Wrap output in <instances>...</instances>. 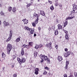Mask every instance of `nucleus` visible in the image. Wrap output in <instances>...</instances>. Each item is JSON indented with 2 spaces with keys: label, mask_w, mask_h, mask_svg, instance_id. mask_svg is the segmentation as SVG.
I'll return each instance as SVG.
<instances>
[{
  "label": "nucleus",
  "mask_w": 77,
  "mask_h": 77,
  "mask_svg": "<svg viewBox=\"0 0 77 77\" xmlns=\"http://www.w3.org/2000/svg\"><path fill=\"white\" fill-rule=\"evenodd\" d=\"M68 77H72V76H71V75H70Z\"/></svg>",
  "instance_id": "obj_64"
},
{
  "label": "nucleus",
  "mask_w": 77,
  "mask_h": 77,
  "mask_svg": "<svg viewBox=\"0 0 77 77\" xmlns=\"http://www.w3.org/2000/svg\"><path fill=\"white\" fill-rule=\"evenodd\" d=\"M63 31L64 32V33H66V34H68V31L64 29H63Z\"/></svg>",
  "instance_id": "obj_27"
},
{
  "label": "nucleus",
  "mask_w": 77,
  "mask_h": 77,
  "mask_svg": "<svg viewBox=\"0 0 77 77\" xmlns=\"http://www.w3.org/2000/svg\"><path fill=\"white\" fill-rule=\"evenodd\" d=\"M20 38H17L16 40V42H20Z\"/></svg>",
  "instance_id": "obj_24"
},
{
  "label": "nucleus",
  "mask_w": 77,
  "mask_h": 77,
  "mask_svg": "<svg viewBox=\"0 0 77 77\" xmlns=\"http://www.w3.org/2000/svg\"><path fill=\"white\" fill-rule=\"evenodd\" d=\"M59 21V20L58 19H56V23H58L59 22H58Z\"/></svg>",
  "instance_id": "obj_51"
},
{
  "label": "nucleus",
  "mask_w": 77,
  "mask_h": 77,
  "mask_svg": "<svg viewBox=\"0 0 77 77\" xmlns=\"http://www.w3.org/2000/svg\"><path fill=\"white\" fill-rule=\"evenodd\" d=\"M29 47H32L33 46V42H29Z\"/></svg>",
  "instance_id": "obj_15"
},
{
  "label": "nucleus",
  "mask_w": 77,
  "mask_h": 77,
  "mask_svg": "<svg viewBox=\"0 0 77 77\" xmlns=\"http://www.w3.org/2000/svg\"><path fill=\"white\" fill-rule=\"evenodd\" d=\"M6 57V55L5 54L4 52H3L2 53V57L3 58H5Z\"/></svg>",
  "instance_id": "obj_22"
},
{
  "label": "nucleus",
  "mask_w": 77,
  "mask_h": 77,
  "mask_svg": "<svg viewBox=\"0 0 77 77\" xmlns=\"http://www.w3.org/2000/svg\"><path fill=\"white\" fill-rule=\"evenodd\" d=\"M46 47H49V44H47L46 45Z\"/></svg>",
  "instance_id": "obj_52"
},
{
  "label": "nucleus",
  "mask_w": 77,
  "mask_h": 77,
  "mask_svg": "<svg viewBox=\"0 0 77 77\" xmlns=\"http://www.w3.org/2000/svg\"><path fill=\"white\" fill-rule=\"evenodd\" d=\"M31 0V1H32V2H31L30 3H33V2H34L33 0Z\"/></svg>",
  "instance_id": "obj_57"
},
{
  "label": "nucleus",
  "mask_w": 77,
  "mask_h": 77,
  "mask_svg": "<svg viewBox=\"0 0 77 77\" xmlns=\"http://www.w3.org/2000/svg\"><path fill=\"white\" fill-rule=\"evenodd\" d=\"M35 73L36 75H38V73H39V72H38L37 71H35Z\"/></svg>",
  "instance_id": "obj_39"
},
{
  "label": "nucleus",
  "mask_w": 77,
  "mask_h": 77,
  "mask_svg": "<svg viewBox=\"0 0 77 77\" xmlns=\"http://www.w3.org/2000/svg\"><path fill=\"white\" fill-rule=\"evenodd\" d=\"M66 21L64 22V27H66L67 25L68 24V20H66Z\"/></svg>",
  "instance_id": "obj_20"
},
{
  "label": "nucleus",
  "mask_w": 77,
  "mask_h": 77,
  "mask_svg": "<svg viewBox=\"0 0 77 77\" xmlns=\"http://www.w3.org/2000/svg\"><path fill=\"white\" fill-rule=\"evenodd\" d=\"M40 48H42V47L43 46H42V44H40L38 46Z\"/></svg>",
  "instance_id": "obj_38"
},
{
  "label": "nucleus",
  "mask_w": 77,
  "mask_h": 77,
  "mask_svg": "<svg viewBox=\"0 0 77 77\" xmlns=\"http://www.w3.org/2000/svg\"><path fill=\"white\" fill-rule=\"evenodd\" d=\"M3 23L4 24H5V26H9V23H8V22H6V21H4L3 22Z\"/></svg>",
  "instance_id": "obj_18"
},
{
  "label": "nucleus",
  "mask_w": 77,
  "mask_h": 77,
  "mask_svg": "<svg viewBox=\"0 0 77 77\" xmlns=\"http://www.w3.org/2000/svg\"><path fill=\"white\" fill-rule=\"evenodd\" d=\"M5 67H3V68L2 69H3V71H4V70H5Z\"/></svg>",
  "instance_id": "obj_62"
},
{
  "label": "nucleus",
  "mask_w": 77,
  "mask_h": 77,
  "mask_svg": "<svg viewBox=\"0 0 77 77\" xmlns=\"http://www.w3.org/2000/svg\"><path fill=\"white\" fill-rule=\"evenodd\" d=\"M40 57L41 59H44L45 60H47V56H45V55H43L42 54H41V55H40Z\"/></svg>",
  "instance_id": "obj_6"
},
{
  "label": "nucleus",
  "mask_w": 77,
  "mask_h": 77,
  "mask_svg": "<svg viewBox=\"0 0 77 77\" xmlns=\"http://www.w3.org/2000/svg\"><path fill=\"white\" fill-rule=\"evenodd\" d=\"M34 36H36V34L35 33H34Z\"/></svg>",
  "instance_id": "obj_59"
},
{
  "label": "nucleus",
  "mask_w": 77,
  "mask_h": 77,
  "mask_svg": "<svg viewBox=\"0 0 77 77\" xmlns=\"http://www.w3.org/2000/svg\"><path fill=\"white\" fill-rule=\"evenodd\" d=\"M69 61H66V65L68 66V65H69Z\"/></svg>",
  "instance_id": "obj_31"
},
{
  "label": "nucleus",
  "mask_w": 77,
  "mask_h": 77,
  "mask_svg": "<svg viewBox=\"0 0 77 77\" xmlns=\"http://www.w3.org/2000/svg\"><path fill=\"white\" fill-rule=\"evenodd\" d=\"M48 2L50 3V4H52V2L50 1H48Z\"/></svg>",
  "instance_id": "obj_50"
},
{
  "label": "nucleus",
  "mask_w": 77,
  "mask_h": 77,
  "mask_svg": "<svg viewBox=\"0 0 77 77\" xmlns=\"http://www.w3.org/2000/svg\"><path fill=\"white\" fill-rule=\"evenodd\" d=\"M17 60L20 64H22L23 63H24L26 62V59L24 58H23L22 59H20V58H17Z\"/></svg>",
  "instance_id": "obj_3"
},
{
  "label": "nucleus",
  "mask_w": 77,
  "mask_h": 77,
  "mask_svg": "<svg viewBox=\"0 0 77 77\" xmlns=\"http://www.w3.org/2000/svg\"><path fill=\"white\" fill-rule=\"evenodd\" d=\"M25 48L28 49L29 48H30V46L29 45H26L25 46Z\"/></svg>",
  "instance_id": "obj_35"
},
{
  "label": "nucleus",
  "mask_w": 77,
  "mask_h": 77,
  "mask_svg": "<svg viewBox=\"0 0 77 77\" xmlns=\"http://www.w3.org/2000/svg\"><path fill=\"white\" fill-rule=\"evenodd\" d=\"M55 32H54L55 35H57L59 33V32L57 30H56L55 31Z\"/></svg>",
  "instance_id": "obj_25"
},
{
  "label": "nucleus",
  "mask_w": 77,
  "mask_h": 77,
  "mask_svg": "<svg viewBox=\"0 0 77 77\" xmlns=\"http://www.w3.org/2000/svg\"><path fill=\"white\" fill-rule=\"evenodd\" d=\"M40 14L42 15L43 16H45V12H44V11H40Z\"/></svg>",
  "instance_id": "obj_12"
},
{
  "label": "nucleus",
  "mask_w": 77,
  "mask_h": 77,
  "mask_svg": "<svg viewBox=\"0 0 77 77\" xmlns=\"http://www.w3.org/2000/svg\"><path fill=\"white\" fill-rule=\"evenodd\" d=\"M29 35H32L34 33V32H35V29H34L30 28L29 30Z\"/></svg>",
  "instance_id": "obj_7"
},
{
  "label": "nucleus",
  "mask_w": 77,
  "mask_h": 77,
  "mask_svg": "<svg viewBox=\"0 0 77 77\" xmlns=\"http://www.w3.org/2000/svg\"><path fill=\"white\" fill-rule=\"evenodd\" d=\"M47 74V72H46V71L45 70L44 71L43 73V74H44V75H46Z\"/></svg>",
  "instance_id": "obj_33"
},
{
  "label": "nucleus",
  "mask_w": 77,
  "mask_h": 77,
  "mask_svg": "<svg viewBox=\"0 0 77 77\" xmlns=\"http://www.w3.org/2000/svg\"><path fill=\"white\" fill-rule=\"evenodd\" d=\"M16 11H17V8L15 7L13 8L12 9V11L14 13H15L16 12Z\"/></svg>",
  "instance_id": "obj_19"
},
{
  "label": "nucleus",
  "mask_w": 77,
  "mask_h": 77,
  "mask_svg": "<svg viewBox=\"0 0 77 77\" xmlns=\"http://www.w3.org/2000/svg\"><path fill=\"white\" fill-rule=\"evenodd\" d=\"M13 77H17V75L15 74H14Z\"/></svg>",
  "instance_id": "obj_46"
},
{
  "label": "nucleus",
  "mask_w": 77,
  "mask_h": 77,
  "mask_svg": "<svg viewBox=\"0 0 77 77\" xmlns=\"http://www.w3.org/2000/svg\"><path fill=\"white\" fill-rule=\"evenodd\" d=\"M37 55H38V52H37L36 51H35L34 52V57L35 58H36V57H37Z\"/></svg>",
  "instance_id": "obj_14"
},
{
  "label": "nucleus",
  "mask_w": 77,
  "mask_h": 77,
  "mask_svg": "<svg viewBox=\"0 0 77 77\" xmlns=\"http://www.w3.org/2000/svg\"><path fill=\"white\" fill-rule=\"evenodd\" d=\"M48 63H50V59L48 58H47V60Z\"/></svg>",
  "instance_id": "obj_34"
},
{
  "label": "nucleus",
  "mask_w": 77,
  "mask_h": 77,
  "mask_svg": "<svg viewBox=\"0 0 77 77\" xmlns=\"http://www.w3.org/2000/svg\"><path fill=\"white\" fill-rule=\"evenodd\" d=\"M50 9L51 10V11H53L54 9V7H53V6H51V7H50Z\"/></svg>",
  "instance_id": "obj_30"
},
{
  "label": "nucleus",
  "mask_w": 77,
  "mask_h": 77,
  "mask_svg": "<svg viewBox=\"0 0 77 77\" xmlns=\"http://www.w3.org/2000/svg\"><path fill=\"white\" fill-rule=\"evenodd\" d=\"M21 54L22 56H23L24 54V49L23 48L22 49Z\"/></svg>",
  "instance_id": "obj_21"
},
{
  "label": "nucleus",
  "mask_w": 77,
  "mask_h": 77,
  "mask_svg": "<svg viewBox=\"0 0 77 77\" xmlns=\"http://www.w3.org/2000/svg\"><path fill=\"white\" fill-rule=\"evenodd\" d=\"M57 26L58 30H62V26L61 25L58 24L57 25Z\"/></svg>",
  "instance_id": "obj_9"
},
{
  "label": "nucleus",
  "mask_w": 77,
  "mask_h": 77,
  "mask_svg": "<svg viewBox=\"0 0 77 77\" xmlns=\"http://www.w3.org/2000/svg\"><path fill=\"white\" fill-rule=\"evenodd\" d=\"M49 49L51 50L53 48L52 46H51V43L50 42L49 43Z\"/></svg>",
  "instance_id": "obj_16"
},
{
  "label": "nucleus",
  "mask_w": 77,
  "mask_h": 77,
  "mask_svg": "<svg viewBox=\"0 0 77 77\" xmlns=\"http://www.w3.org/2000/svg\"><path fill=\"white\" fill-rule=\"evenodd\" d=\"M71 18L72 19L73 18H75V15H74V14H73V16Z\"/></svg>",
  "instance_id": "obj_45"
},
{
  "label": "nucleus",
  "mask_w": 77,
  "mask_h": 77,
  "mask_svg": "<svg viewBox=\"0 0 77 77\" xmlns=\"http://www.w3.org/2000/svg\"><path fill=\"white\" fill-rule=\"evenodd\" d=\"M52 29H55V27L54 26H52Z\"/></svg>",
  "instance_id": "obj_56"
},
{
  "label": "nucleus",
  "mask_w": 77,
  "mask_h": 77,
  "mask_svg": "<svg viewBox=\"0 0 77 77\" xmlns=\"http://www.w3.org/2000/svg\"><path fill=\"white\" fill-rule=\"evenodd\" d=\"M70 54L71 53L69 52H66V53L65 54V56L66 57H68L70 55Z\"/></svg>",
  "instance_id": "obj_8"
},
{
  "label": "nucleus",
  "mask_w": 77,
  "mask_h": 77,
  "mask_svg": "<svg viewBox=\"0 0 77 77\" xmlns=\"http://www.w3.org/2000/svg\"><path fill=\"white\" fill-rule=\"evenodd\" d=\"M22 21L24 22V24H27V23H28V20H26V19H23V20H22Z\"/></svg>",
  "instance_id": "obj_11"
},
{
  "label": "nucleus",
  "mask_w": 77,
  "mask_h": 77,
  "mask_svg": "<svg viewBox=\"0 0 77 77\" xmlns=\"http://www.w3.org/2000/svg\"><path fill=\"white\" fill-rule=\"evenodd\" d=\"M25 29L27 31H29L30 28H29L28 26H26L24 27Z\"/></svg>",
  "instance_id": "obj_13"
},
{
  "label": "nucleus",
  "mask_w": 77,
  "mask_h": 77,
  "mask_svg": "<svg viewBox=\"0 0 77 77\" xmlns=\"http://www.w3.org/2000/svg\"><path fill=\"white\" fill-rule=\"evenodd\" d=\"M74 75L75 76V77H77V73L76 72H74Z\"/></svg>",
  "instance_id": "obj_42"
},
{
  "label": "nucleus",
  "mask_w": 77,
  "mask_h": 77,
  "mask_svg": "<svg viewBox=\"0 0 77 77\" xmlns=\"http://www.w3.org/2000/svg\"><path fill=\"white\" fill-rule=\"evenodd\" d=\"M73 13H77V5H76L75 4L73 5Z\"/></svg>",
  "instance_id": "obj_5"
},
{
  "label": "nucleus",
  "mask_w": 77,
  "mask_h": 77,
  "mask_svg": "<svg viewBox=\"0 0 77 77\" xmlns=\"http://www.w3.org/2000/svg\"><path fill=\"white\" fill-rule=\"evenodd\" d=\"M59 8L61 9V10H62L63 9V7H62V5L61 4H60L59 5Z\"/></svg>",
  "instance_id": "obj_17"
},
{
  "label": "nucleus",
  "mask_w": 77,
  "mask_h": 77,
  "mask_svg": "<svg viewBox=\"0 0 77 77\" xmlns=\"http://www.w3.org/2000/svg\"><path fill=\"white\" fill-rule=\"evenodd\" d=\"M57 47H58V45H57L55 47V48H56V49H57Z\"/></svg>",
  "instance_id": "obj_55"
},
{
  "label": "nucleus",
  "mask_w": 77,
  "mask_h": 77,
  "mask_svg": "<svg viewBox=\"0 0 77 77\" xmlns=\"http://www.w3.org/2000/svg\"><path fill=\"white\" fill-rule=\"evenodd\" d=\"M33 5L32 4L29 3V4H28L27 5V8H28L29 7H30L31 5Z\"/></svg>",
  "instance_id": "obj_29"
},
{
  "label": "nucleus",
  "mask_w": 77,
  "mask_h": 77,
  "mask_svg": "<svg viewBox=\"0 0 77 77\" xmlns=\"http://www.w3.org/2000/svg\"><path fill=\"white\" fill-rule=\"evenodd\" d=\"M65 36L66 39L67 40H68V39H69V37H68V34H66Z\"/></svg>",
  "instance_id": "obj_23"
},
{
  "label": "nucleus",
  "mask_w": 77,
  "mask_h": 77,
  "mask_svg": "<svg viewBox=\"0 0 77 77\" xmlns=\"http://www.w3.org/2000/svg\"><path fill=\"white\" fill-rule=\"evenodd\" d=\"M67 68H68V65H66V66L65 67V69H67Z\"/></svg>",
  "instance_id": "obj_54"
},
{
  "label": "nucleus",
  "mask_w": 77,
  "mask_h": 77,
  "mask_svg": "<svg viewBox=\"0 0 77 77\" xmlns=\"http://www.w3.org/2000/svg\"><path fill=\"white\" fill-rule=\"evenodd\" d=\"M7 53L9 55L10 54V51H11L12 48V45L10 43H8L7 46Z\"/></svg>",
  "instance_id": "obj_2"
},
{
  "label": "nucleus",
  "mask_w": 77,
  "mask_h": 77,
  "mask_svg": "<svg viewBox=\"0 0 77 77\" xmlns=\"http://www.w3.org/2000/svg\"><path fill=\"white\" fill-rule=\"evenodd\" d=\"M0 14L1 15H3L4 13L3 12V11H2L0 13Z\"/></svg>",
  "instance_id": "obj_44"
},
{
  "label": "nucleus",
  "mask_w": 77,
  "mask_h": 77,
  "mask_svg": "<svg viewBox=\"0 0 77 77\" xmlns=\"http://www.w3.org/2000/svg\"><path fill=\"white\" fill-rule=\"evenodd\" d=\"M71 19H72L71 18V17H68L65 20L66 21H68V20H70Z\"/></svg>",
  "instance_id": "obj_28"
},
{
  "label": "nucleus",
  "mask_w": 77,
  "mask_h": 77,
  "mask_svg": "<svg viewBox=\"0 0 77 77\" xmlns=\"http://www.w3.org/2000/svg\"><path fill=\"white\" fill-rule=\"evenodd\" d=\"M65 51H68V49L66 48L65 49Z\"/></svg>",
  "instance_id": "obj_58"
},
{
  "label": "nucleus",
  "mask_w": 77,
  "mask_h": 77,
  "mask_svg": "<svg viewBox=\"0 0 77 77\" xmlns=\"http://www.w3.org/2000/svg\"><path fill=\"white\" fill-rule=\"evenodd\" d=\"M12 31L11 30L10 31V37L7 39L6 42H9V41L12 38Z\"/></svg>",
  "instance_id": "obj_4"
},
{
  "label": "nucleus",
  "mask_w": 77,
  "mask_h": 77,
  "mask_svg": "<svg viewBox=\"0 0 77 77\" xmlns=\"http://www.w3.org/2000/svg\"><path fill=\"white\" fill-rule=\"evenodd\" d=\"M58 60H59V62H60V61H62L63 60V58L62 57L59 56L58 57Z\"/></svg>",
  "instance_id": "obj_10"
},
{
  "label": "nucleus",
  "mask_w": 77,
  "mask_h": 77,
  "mask_svg": "<svg viewBox=\"0 0 77 77\" xmlns=\"http://www.w3.org/2000/svg\"><path fill=\"white\" fill-rule=\"evenodd\" d=\"M45 69H48V67H46L45 68Z\"/></svg>",
  "instance_id": "obj_60"
},
{
  "label": "nucleus",
  "mask_w": 77,
  "mask_h": 77,
  "mask_svg": "<svg viewBox=\"0 0 77 77\" xmlns=\"http://www.w3.org/2000/svg\"><path fill=\"white\" fill-rule=\"evenodd\" d=\"M16 57H16V56H15V55L13 56V57H12V58L13 59V60H14L15 59V58H16Z\"/></svg>",
  "instance_id": "obj_40"
},
{
  "label": "nucleus",
  "mask_w": 77,
  "mask_h": 77,
  "mask_svg": "<svg viewBox=\"0 0 77 77\" xmlns=\"http://www.w3.org/2000/svg\"><path fill=\"white\" fill-rule=\"evenodd\" d=\"M34 17H37V19H36L35 20L34 22H32V26L33 27H36V24H38V21H39V18L40 17V14H35L34 15Z\"/></svg>",
  "instance_id": "obj_1"
},
{
  "label": "nucleus",
  "mask_w": 77,
  "mask_h": 77,
  "mask_svg": "<svg viewBox=\"0 0 77 77\" xmlns=\"http://www.w3.org/2000/svg\"><path fill=\"white\" fill-rule=\"evenodd\" d=\"M35 49H38V48H39V45H36L35 47Z\"/></svg>",
  "instance_id": "obj_32"
},
{
  "label": "nucleus",
  "mask_w": 77,
  "mask_h": 77,
  "mask_svg": "<svg viewBox=\"0 0 77 77\" xmlns=\"http://www.w3.org/2000/svg\"><path fill=\"white\" fill-rule=\"evenodd\" d=\"M35 71H37L38 72L39 71V68H35Z\"/></svg>",
  "instance_id": "obj_37"
},
{
  "label": "nucleus",
  "mask_w": 77,
  "mask_h": 77,
  "mask_svg": "<svg viewBox=\"0 0 77 77\" xmlns=\"http://www.w3.org/2000/svg\"><path fill=\"white\" fill-rule=\"evenodd\" d=\"M8 9L9 11V12H11V11H12V8L11 7H10L8 8Z\"/></svg>",
  "instance_id": "obj_26"
},
{
  "label": "nucleus",
  "mask_w": 77,
  "mask_h": 77,
  "mask_svg": "<svg viewBox=\"0 0 77 77\" xmlns=\"http://www.w3.org/2000/svg\"><path fill=\"white\" fill-rule=\"evenodd\" d=\"M2 60H2V58H1L0 57V61H2Z\"/></svg>",
  "instance_id": "obj_61"
},
{
  "label": "nucleus",
  "mask_w": 77,
  "mask_h": 77,
  "mask_svg": "<svg viewBox=\"0 0 77 77\" xmlns=\"http://www.w3.org/2000/svg\"><path fill=\"white\" fill-rule=\"evenodd\" d=\"M63 76L64 77H68V76L67 75V74L66 73L65 74L63 75Z\"/></svg>",
  "instance_id": "obj_41"
},
{
  "label": "nucleus",
  "mask_w": 77,
  "mask_h": 77,
  "mask_svg": "<svg viewBox=\"0 0 77 77\" xmlns=\"http://www.w3.org/2000/svg\"><path fill=\"white\" fill-rule=\"evenodd\" d=\"M55 5L56 6H58V5H59V4H58V3H56Z\"/></svg>",
  "instance_id": "obj_48"
},
{
  "label": "nucleus",
  "mask_w": 77,
  "mask_h": 77,
  "mask_svg": "<svg viewBox=\"0 0 77 77\" xmlns=\"http://www.w3.org/2000/svg\"><path fill=\"white\" fill-rule=\"evenodd\" d=\"M51 30V28L49 27V28L48 29V30H49V31H50Z\"/></svg>",
  "instance_id": "obj_53"
},
{
  "label": "nucleus",
  "mask_w": 77,
  "mask_h": 77,
  "mask_svg": "<svg viewBox=\"0 0 77 77\" xmlns=\"http://www.w3.org/2000/svg\"><path fill=\"white\" fill-rule=\"evenodd\" d=\"M14 66H15V63H12L11 65V68H13L14 67Z\"/></svg>",
  "instance_id": "obj_36"
},
{
  "label": "nucleus",
  "mask_w": 77,
  "mask_h": 77,
  "mask_svg": "<svg viewBox=\"0 0 77 77\" xmlns=\"http://www.w3.org/2000/svg\"><path fill=\"white\" fill-rule=\"evenodd\" d=\"M1 24H2V22H1V21L0 20V25H1Z\"/></svg>",
  "instance_id": "obj_63"
},
{
  "label": "nucleus",
  "mask_w": 77,
  "mask_h": 77,
  "mask_svg": "<svg viewBox=\"0 0 77 77\" xmlns=\"http://www.w3.org/2000/svg\"><path fill=\"white\" fill-rule=\"evenodd\" d=\"M44 59H42L41 61H40V63H43V62H44Z\"/></svg>",
  "instance_id": "obj_43"
},
{
  "label": "nucleus",
  "mask_w": 77,
  "mask_h": 77,
  "mask_svg": "<svg viewBox=\"0 0 77 77\" xmlns=\"http://www.w3.org/2000/svg\"><path fill=\"white\" fill-rule=\"evenodd\" d=\"M26 45L23 44V48H25Z\"/></svg>",
  "instance_id": "obj_47"
},
{
  "label": "nucleus",
  "mask_w": 77,
  "mask_h": 77,
  "mask_svg": "<svg viewBox=\"0 0 77 77\" xmlns=\"http://www.w3.org/2000/svg\"><path fill=\"white\" fill-rule=\"evenodd\" d=\"M38 30H39L40 31L41 30V28L40 27H38Z\"/></svg>",
  "instance_id": "obj_49"
}]
</instances>
